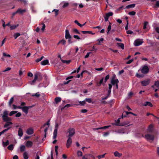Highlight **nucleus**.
<instances>
[{
	"label": "nucleus",
	"mask_w": 159,
	"mask_h": 159,
	"mask_svg": "<svg viewBox=\"0 0 159 159\" xmlns=\"http://www.w3.org/2000/svg\"><path fill=\"white\" fill-rule=\"evenodd\" d=\"M113 15V13L112 12H109L107 13L104 16L105 21L107 22L108 21L109 17L112 16Z\"/></svg>",
	"instance_id": "nucleus-11"
},
{
	"label": "nucleus",
	"mask_w": 159,
	"mask_h": 159,
	"mask_svg": "<svg viewBox=\"0 0 159 159\" xmlns=\"http://www.w3.org/2000/svg\"><path fill=\"white\" fill-rule=\"evenodd\" d=\"M118 82L119 81L117 79H115L114 78H112L111 81V83L113 85L118 84Z\"/></svg>",
	"instance_id": "nucleus-15"
},
{
	"label": "nucleus",
	"mask_w": 159,
	"mask_h": 159,
	"mask_svg": "<svg viewBox=\"0 0 159 159\" xmlns=\"http://www.w3.org/2000/svg\"><path fill=\"white\" fill-rule=\"evenodd\" d=\"M77 154L78 157H81L82 156V152L80 151H78Z\"/></svg>",
	"instance_id": "nucleus-38"
},
{
	"label": "nucleus",
	"mask_w": 159,
	"mask_h": 159,
	"mask_svg": "<svg viewBox=\"0 0 159 159\" xmlns=\"http://www.w3.org/2000/svg\"><path fill=\"white\" fill-rule=\"evenodd\" d=\"M25 146L24 145H22L20 147V150L21 152L24 151L25 149Z\"/></svg>",
	"instance_id": "nucleus-34"
},
{
	"label": "nucleus",
	"mask_w": 159,
	"mask_h": 159,
	"mask_svg": "<svg viewBox=\"0 0 159 159\" xmlns=\"http://www.w3.org/2000/svg\"><path fill=\"white\" fill-rule=\"evenodd\" d=\"M50 120H48L46 123H45L44 124L43 126L41 127V128L45 127V129H44V132L45 133L44 137H46V132L48 130V128L49 127L50 125Z\"/></svg>",
	"instance_id": "nucleus-1"
},
{
	"label": "nucleus",
	"mask_w": 159,
	"mask_h": 159,
	"mask_svg": "<svg viewBox=\"0 0 159 159\" xmlns=\"http://www.w3.org/2000/svg\"><path fill=\"white\" fill-rule=\"evenodd\" d=\"M24 158L25 159H28V153L27 152H25L23 154Z\"/></svg>",
	"instance_id": "nucleus-33"
},
{
	"label": "nucleus",
	"mask_w": 159,
	"mask_h": 159,
	"mask_svg": "<svg viewBox=\"0 0 159 159\" xmlns=\"http://www.w3.org/2000/svg\"><path fill=\"white\" fill-rule=\"evenodd\" d=\"M33 133V129L31 128H30L28 129L26 131V133L28 135L32 134Z\"/></svg>",
	"instance_id": "nucleus-16"
},
{
	"label": "nucleus",
	"mask_w": 159,
	"mask_h": 159,
	"mask_svg": "<svg viewBox=\"0 0 159 159\" xmlns=\"http://www.w3.org/2000/svg\"><path fill=\"white\" fill-rule=\"evenodd\" d=\"M25 145L27 147L30 148L33 145V143L31 141H28L26 142Z\"/></svg>",
	"instance_id": "nucleus-18"
},
{
	"label": "nucleus",
	"mask_w": 159,
	"mask_h": 159,
	"mask_svg": "<svg viewBox=\"0 0 159 159\" xmlns=\"http://www.w3.org/2000/svg\"><path fill=\"white\" fill-rule=\"evenodd\" d=\"M10 125V122L8 121L7 123H6L4 127L5 128L7 127V126H9Z\"/></svg>",
	"instance_id": "nucleus-54"
},
{
	"label": "nucleus",
	"mask_w": 159,
	"mask_h": 159,
	"mask_svg": "<svg viewBox=\"0 0 159 159\" xmlns=\"http://www.w3.org/2000/svg\"><path fill=\"white\" fill-rule=\"evenodd\" d=\"M68 132L69 134L68 135V137H70L71 136H72L75 134V129L73 128H69L68 129Z\"/></svg>",
	"instance_id": "nucleus-10"
},
{
	"label": "nucleus",
	"mask_w": 159,
	"mask_h": 159,
	"mask_svg": "<svg viewBox=\"0 0 159 159\" xmlns=\"http://www.w3.org/2000/svg\"><path fill=\"white\" fill-rule=\"evenodd\" d=\"M135 4H133L130 5H129L126 6V8L128 9L130 8H133L135 6Z\"/></svg>",
	"instance_id": "nucleus-32"
},
{
	"label": "nucleus",
	"mask_w": 159,
	"mask_h": 159,
	"mask_svg": "<svg viewBox=\"0 0 159 159\" xmlns=\"http://www.w3.org/2000/svg\"><path fill=\"white\" fill-rule=\"evenodd\" d=\"M20 34L19 33H16L14 34V37L15 38V39H16L18 37L20 36Z\"/></svg>",
	"instance_id": "nucleus-49"
},
{
	"label": "nucleus",
	"mask_w": 159,
	"mask_h": 159,
	"mask_svg": "<svg viewBox=\"0 0 159 159\" xmlns=\"http://www.w3.org/2000/svg\"><path fill=\"white\" fill-rule=\"evenodd\" d=\"M73 37L75 39H80V38L77 35H74Z\"/></svg>",
	"instance_id": "nucleus-60"
},
{
	"label": "nucleus",
	"mask_w": 159,
	"mask_h": 159,
	"mask_svg": "<svg viewBox=\"0 0 159 159\" xmlns=\"http://www.w3.org/2000/svg\"><path fill=\"white\" fill-rule=\"evenodd\" d=\"M150 79H148L141 81V83L142 86H146L150 84Z\"/></svg>",
	"instance_id": "nucleus-8"
},
{
	"label": "nucleus",
	"mask_w": 159,
	"mask_h": 159,
	"mask_svg": "<svg viewBox=\"0 0 159 159\" xmlns=\"http://www.w3.org/2000/svg\"><path fill=\"white\" fill-rule=\"evenodd\" d=\"M18 26V24L11 25V30L14 29Z\"/></svg>",
	"instance_id": "nucleus-36"
},
{
	"label": "nucleus",
	"mask_w": 159,
	"mask_h": 159,
	"mask_svg": "<svg viewBox=\"0 0 159 159\" xmlns=\"http://www.w3.org/2000/svg\"><path fill=\"white\" fill-rule=\"evenodd\" d=\"M8 112L5 111H4L3 115L2 116L3 120L5 121H7L9 120V118L8 117Z\"/></svg>",
	"instance_id": "nucleus-5"
},
{
	"label": "nucleus",
	"mask_w": 159,
	"mask_h": 159,
	"mask_svg": "<svg viewBox=\"0 0 159 159\" xmlns=\"http://www.w3.org/2000/svg\"><path fill=\"white\" fill-rule=\"evenodd\" d=\"M55 11L56 16H57V15H58V10L54 9L52 11Z\"/></svg>",
	"instance_id": "nucleus-59"
},
{
	"label": "nucleus",
	"mask_w": 159,
	"mask_h": 159,
	"mask_svg": "<svg viewBox=\"0 0 159 159\" xmlns=\"http://www.w3.org/2000/svg\"><path fill=\"white\" fill-rule=\"evenodd\" d=\"M85 100L86 101V102H88L89 103H91L92 102V100H91V99L90 98H86L85 99Z\"/></svg>",
	"instance_id": "nucleus-52"
},
{
	"label": "nucleus",
	"mask_w": 159,
	"mask_h": 159,
	"mask_svg": "<svg viewBox=\"0 0 159 159\" xmlns=\"http://www.w3.org/2000/svg\"><path fill=\"white\" fill-rule=\"evenodd\" d=\"M82 32L84 34L88 33L89 34H95L94 33H93L91 31H82Z\"/></svg>",
	"instance_id": "nucleus-28"
},
{
	"label": "nucleus",
	"mask_w": 159,
	"mask_h": 159,
	"mask_svg": "<svg viewBox=\"0 0 159 159\" xmlns=\"http://www.w3.org/2000/svg\"><path fill=\"white\" fill-rule=\"evenodd\" d=\"M155 6L157 7H159V1H157L156 2Z\"/></svg>",
	"instance_id": "nucleus-64"
},
{
	"label": "nucleus",
	"mask_w": 159,
	"mask_h": 159,
	"mask_svg": "<svg viewBox=\"0 0 159 159\" xmlns=\"http://www.w3.org/2000/svg\"><path fill=\"white\" fill-rule=\"evenodd\" d=\"M39 96H40V94L39 92L37 93L34 94L32 95V96H36L37 97H38Z\"/></svg>",
	"instance_id": "nucleus-53"
},
{
	"label": "nucleus",
	"mask_w": 159,
	"mask_h": 159,
	"mask_svg": "<svg viewBox=\"0 0 159 159\" xmlns=\"http://www.w3.org/2000/svg\"><path fill=\"white\" fill-rule=\"evenodd\" d=\"M10 25V22H9L7 24H5V23L4 21L2 22V26L4 28H5V27L8 26H9Z\"/></svg>",
	"instance_id": "nucleus-37"
},
{
	"label": "nucleus",
	"mask_w": 159,
	"mask_h": 159,
	"mask_svg": "<svg viewBox=\"0 0 159 159\" xmlns=\"http://www.w3.org/2000/svg\"><path fill=\"white\" fill-rule=\"evenodd\" d=\"M42 25H43V26H42V27L41 28V30L42 32H43L44 31V30L46 26H45V24H44L43 23L42 24Z\"/></svg>",
	"instance_id": "nucleus-51"
},
{
	"label": "nucleus",
	"mask_w": 159,
	"mask_h": 159,
	"mask_svg": "<svg viewBox=\"0 0 159 159\" xmlns=\"http://www.w3.org/2000/svg\"><path fill=\"white\" fill-rule=\"evenodd\" d=\"M105 154L106 153H105L102 155H99L97 156V157L98 158V159H101L102 158H104L105 157Z\"/></svg>",
	"instance_id": "nucleus-42"
},
{
	"label": "nucleus",
	"mask_w": 159,
	"mask_h": 159,
	"mask_svg": "<svg viewBox=\"0 0 159 159\" xmlns=\"http://www.w3.org/2000/svg\"><path fill=\"white\" fill-rule=\"evenodd\" d=\"M49 62L48 60H44L41 62V64L42 65H45L48 64Z\"/></svg>",
	"instance_id": "nucleus-27"
},
{
	"label": "nucleus",
	"mask_w": 159,
	"mask_h": 159,
	"mask_svg": "<svg viewBox=\"0 0 159 159\" xmlns=\"http://www.w3.org/2000/svg\"><path fill=\"white\" fill-rule=\"evenodd\" d=\"M34 76V79L33 80L29 82V83L31 85H34L35 84L36 80L38 78V75L37 74H35Z\"/></svg>",
	"instance_id": "nucleus-12"
},
{
	"label": "nucleus",
	"mask_w": 159,
	"mask_h": 159,
	"mask_svg": "<svg viewBox=\"0 0 159 159\" xmlns=\"http://www.w3.org/2000/svg\"><path fill=\"white\" fill-rule=\"evenodd\" d=\"M91 53V52H88L87 54H86V55L85 56V58H88L89 57V54H90Z\"/></svg>",
	"instance_id": "nucleus-62"
},
{
	"label": "nucleus",
	"mask_w": 159,
	"mask_h": 159,
	"mask_svg": "<svg viewBox=\"0 0 159 159\" xmlns=\"http://www.w3.org/2000/svg\"><path fill=\"white\" fill-rule=\"evenodd\" d=\"M61 98L60 97H57L55 98V101L56 103H57L61 101Z\"/></svg>",
	"instance_id": "nucleus-40"
},
{
	"label": "nucleus",
	"mask_w": 159,
	"mask_h": 159,
	"mask_svg": "<svg viewBox=\"0 0 159 159\" xmlns=\"http://www.w3.org/2000/svg\"><path fill=\"white\" fill-rule=\"evenodd\" d=\"M129 123V122L128 121L124 122L120 124H116V125H119L120 126H124L127 125Z\"/></svg>",
	"instance_id": "nucleus-24"
},
{
	"label": "nucleus",
	"mask_w": 159,
	"mask_h": 159,
	"mask_svg": "<svg viewBox=\"0 0 159 159\" xmlns=\"http://www.w3.org/2000/svg\"><path fill=\"white\" fill-rule=\"evenodd\" d=\"M10 129V127H8L7 128L5 129L2 131V132H0V136L2 134H3L5 132L7 131L8 130H9Z\"/></svg>",
	"instance_id": "nucleus-39"
},
{
	"label": "nucleus",
	"mask_w": 159,
	"mask_h": 159,
	"mask_svg": "<svg viewBox=\"0 0 159 159\" xmlns=\"http://www.w3.org/2000/svg\"><path fill=\"white\" fill-rule=\"evenodd\" d=\"M44 57L43 56H42L41 57H40V58H38L36 60V61L37 62H39V61H41L43 59V58Z\"/></svg>",
	"instance_id": "nucleus-47"
},
{
	"label": "nucleus",
	"mask_w": 159,
	"mask_h": 159,
	"mask_svg": "<svg viewBox=\"0 0 159 159\" xmlns=\"http://www.w3.org/2000/svg\"><path fill=\"white\" fill-rule=\"evenodd\" d=\"M152 88H154L155 87L159 89V81H156L155 82L153 85L152 86Z\"/></svg>",
	"instance_id": "nucleus-17"
},
{
	"label": "nucleus",
	"mask_w": 159,
	"mask_h": 159,
	"mask_svg": "<svg viewBox=\"0 0 159 159\" xmlns=\"http://www.w3.org/2000/svg\"><path fill=\"white\" fill-rule=\"evenodd\" d=\"M73 31L75 32L76 34H80V33L78 30L76 29H75L73 30Z\"/></svg>",
	"instance_id": "nucleus-63"
},
{
	"label": "nucleus",
	"mask_w": 159,
	"mask_h": 159,
	"mask_svg": "<svg viewBox=\"0 0 159 159\" xmlns=\"http://www.w3.org/2000/svg\"><path fill=\"white\" fill-rule=\"evenodd\" d=\"M17 111H11V116L13 114H15L17 113Z\"/></svg>",
	"instance_id": "nucleus-61"
},
{
	"label": "nucleus",
	"mask_w": 159,
	"mask_h": 159,
	"mask_svg": "<svg viewBox=\"0 0 159 159\" xmlns=\"http://www.w3.org/2000/svg\"><path fill=\"white\" fill-rule=\"evenodd\" d=\"M153 126L152 125H149L148 128V130L149 132H152L153 130Z\"/></svg>",
	"instance_id": "nucleus-29"
},
{
	"label": "nucleus",
	"mask_w": 159,
	"mask_h": 159,
	"mask_svg": "<svg viewBox=\"0 0 159 159\" xmlns=\"http://www.w3.org/2000/svg\"><path fill=\"white\" fill-rule=\"evenodd\" d=\"M58 126V125L57 123H56L55 125V129L54 130L53 132V139H55L57 136V127Z\"/></svg>",
	"instance_id": "nucleus-9"
},
{
	"label": "nucleus",
	"mask_w": 159,
	"mask_h": 159,
	"mask_svg": "<svg viewBox=\"0 0 159 159\" xmlns=\"http://www.w3.org/2000/svg\"><path fill=\"white\" fill-rule=\"evenodd\" d=\"M21 114L20 112H18L15 115V117H18L21 116Z\"/></svg>",
	"instance_id": "nucleus-55"
},
{
	"label": "nucleus",
	"mask_w": 159,
	"mask_h": 159,
	"mask_svg": "<svg viewBox=\"0 0 159 159\" xmlns=\"http://www.w3.org/2000/svg\"><path fill=\"white\" fill-rule=\"evenodd\" d=\"M136 75L138 78H142L143 76V75L140 74L138 73L136 74Z\"/></svg>",
	"instance_id": "nucleus-50"
},
{
	"label": "nucleus",
	"mask_w": 159,
	"mask_h": 159,
	"mask_svg": "<svg viewBox=\"0 0 159 159\" xmlns=\"http://www.w3.org/2000/svg\"><path fill=\"white\" fill-rule=\"evenodd\" d=\"M82 159H95V157L91 154H86L83 156Z\"/></svg>",
	"instance_id": "nucleus-7"
},
{
	"label": "nucleus",
	"mask_w": 159,
	"mask_h": 159,
	"mask_svg": "<svg viewBox=\"0 0 159 159\" xmlns=\"http://www.w3.org/2000/svg\"><path fill=\"white\" fill-rule=\"evenodd\" d=\"M95 69L97 71H102L103 70V69L102 67H101L100 68H95Z\"/></svg>",
	"instance_id": "nucleus-57"
},
{
	"label": "nucleus",
	"mask_w": 159,
	"mask_h": 159,
	"mask_svg": "<svg viewBox=\"0 0 159 159\" xmlns=\"http://www.w3.org/2000/svg\"><path fill=\"white\" fill-rule=\"evenodd\" d=\"M144 138L148 141H153L154 139V136L153 135L147 134L145 135Z\"/></svg>",
	"instance_id": "nucleus-4"
},
{
	"label": "nucleus",
	"mask_w": 159,
	"mask_h": 159,
	"mask_svg": "<svg viewBox=\"0 0 159 159\" xmlns=\"http://www.w3.org/2000/svg\"><path fill=\"white\" fill-rule=\"evenodd\" d=\"M110 76L109 75H107L105 78L104 81L106 82L109 78Z\"/></svg>",
	"instance_id": "nucleus-45"
},
{
	"label": "nucleus",
	"mask_w": 159,
	"mask_h": 159,
	"mask_svg": "<svg viewBox=\"0 0 159 159\" xmlns=\"http://www.w3.org/2000/svg\"><path fill=\"white\" fill-rule=\"evenodd\" d=\"M143 42V39H137L134 41V44L135 46H138L141 45Z\"/></svg>",
	"instance_id": "nucleus-2"
},
{
	"label": "nucleus",
	"mask_w": 159,
	"mask_h": 159,
	"mask_svg": "<svg viewBox=\"0 0 159 159\" xmlns=\"http://www.w3.org/2000/svg\"><path fill=\"white\" fill-rule=\"evenodd\" d=\"M3 57H10V55L9 54H7L5 52L3 53Z\"/></svg>",
	"instance_id": "nucleus-44"
},
{
	"label": "nucleus",
	"mask_w": 159,
	"mask_h": 159,
	"mask_svg": "<svg viewBox=\"0 0 159 159\" xmlns=\"http://www.w3.org/2000/svg\"><path fill=\"white\" fill-rule=\"evenodd\" d=\"M79 103L80 105L84 106L85 104V101L84 100L82 101H79Z\"/></svg>",
	"instance_id": "nucleus-43"
},
{
	"label": "nucleus",
	"mask_w": 159,
	"mask_h": 159,
	"mask_svg": "<svg viewBox=\"0 0 159 159\" xmlns=\"http://www.w3.org/2000/svg\"><path fill=\"white\" fill-rule=\"evenodd\" d=\"M133 61V59H131L129 60L128 61H127L126 63L127 64H130Z\"/></svg>",
	"instance_id": "nucleus-58"
},
{
	"label": "nucleus",
	"mask_w": 159,
	"mask_h": 159,
	"mask_svg": "<svg viewBox=\"0 0 159 159\" xmlns=\"http://www.w3.org/2000/svg\"><path fill=\"white\" fill-rule=\"evenodd\" d=\"M115 132L118 134H123L125 133V129L123 128L120 129L115 131Z\"/></svg>",
	"instance_id": "nucleus-20"
},
{
	"label": "nucleus",
	"mask_w": 159,
	"mask_h": 159,
	"mask_svg": "<svg viewBox=\"0 0 159 159\" xmlns=\"http://www.w3.org/2000/svg\"><path fill=\"white\" fill-rule=\"evenodd\" d=\"M26 11L25 9L22 10L21 9H19L17 11V12L20 13V14H22Z\"/></svg>",
	"instance_id": "nucleus-31"
},
{
	"label": "nucleus",
	"mask_w": 159,
	"mask_h": 159,
	"mask_svg": "<svg viewBox=\"0 0 159 159\" xmlns=\"http://www.w3.org/2000/svg\"><path fill=\"white\" fill-rule=\"evenodd\" d=\"M71 38L70 35L69 31L68 30L66 29L65 30V38L66 39H70Z\"/></svg>",
	"instance_id": "nucleus-13"
},
{
	"label": "nucleus",
	"mask_w": 159,
	"mask_h": 159,
	"mask_svg": "<svg viewBox=\"0 0 159 159\" xmlns=\"http://www.w3.org/2000/svg\"><path fill=\"white\" fill-rule=\"evenodd\" d=\"M111 29V23H109V25H108V27H107V34H108L110 31Z\"/></svg>",
	"instance_id": "nucleus-41"
},
{
	"label": "nucleus",
	"mask_w": 159,
	"mask_h": 159,
	"mask_svg": "<svg viewBox=\"0 0 159 159\" xmlns=\"http://www.w3.org/2000/svg\"><path fill=\"white\" fill-rule=\"evenodd\" d=\"M141 72L143 74H146L148 72V68L147 66H144L142 67L141 69H139L138 70V72Z\"/></svg>",
	"instance_id": "nucleus-6"
},
{
	"label": "nucleus",
	"mask_w": 159,
	"mask_h": 159,
	"mask_svg": "<svg viewBox=\"0 0 159 159\" xmlns=\"http://www.w3.org/2000/svg\"><path fill=\"white\" fill-rule=\"evenodd\" d=\"M143 105L145 106H148L151 107H152L153 106L152 103L149 102H145L144 104H143Z\"/></svg>",
	"instance_id": "nucleus-23"
},
{
	"label": "nucleus",
	"mask_w": 159,
	"mask_h": 159,
	"mask_svg": "<svg viewBox=\"0 0 159 159\" xmlns=\"http://www.w3.org/2000/svg\"><path fill=\"white\" fill-rule=\"evenodd\" d=\"M110 126H111L110 125H108V126H103V127H99V128H94V129H93V130H98L99 129H106L110 127Z\"/></svg>",
	"instance_id": "nucleus-22"
},
{
	"label": "nucleus",
	"mask_w": 159,
	"mask_h": 159,
	"mask_svg": "<svg viewBox=\"0 0 159 159\" xmlns=\"http://www.w3.org/2000/svg\"><path fill=\"white\" fill-rule=\"evenodd\" d=\"M117 44L118 47H120L122 49H124V44L121 43H117Z\"/></svg>",
	"instance_id": "nucleus-26"
},
{
	"label": "nucleus",
	"mask_w": 159,
	"mask_h": 159,
	"mask_svg": "<svg viewBox=\"0 0 159 159\" xmlns=\"http://www.w3.org/2000/svg\"><path fill=\"white\" fill-rule=\"evenodd\" d=\"M136 12L134 11H130L129 13V14L131 16H134Z\"/></svg>",
	"instance_id": "nucleus-48"
},
{
	"label": "nucleus",
	"mask_w": 159,
	"mask_h": 159,
	"mask_svg": "<svg viewBox=\"0 0 159 159\" xmlns=\"http://www.w3.org/2000/svg\"><path fill=\"white\" fill-rule=\"evenodd\" d=\"M114 155L116 157H120L122 156V154L119 153L117 151H116L114 152Z\"/></svg>",
	"instance_id": "nucleus-25"
},
{
	"label": "nucleus",
	"mask_w": 159,
	"mask_h": 159,
	"mask_svg": "<svg viewBox=\"0 0 159 159\" xmlns=\"http://www.w3.org/2000/svg\"><path fill=\"white\" fill-rule=\"evenodd\" d=\"M72 143V140L71 137H69L67 141L66 146L67 148H69Z\"/></svg>",
	"instance_id": "nucleus-14"
},
{
	"label": "nucleus",
	"mask_w": 159,
	"mask_h": 159,
	"mask_svg": "<svg viewBox=\"0 0 159 159\" xmlns=\"http://www.w3.org/2000/svg\"><path fill=\"white\" fill-rule=\"evenodd\" d=\"M18 135L21 137L23 135V132L22 129L21 128H19L18 130Z\"/></svg>",
	"instance_id": "nucleus-21"
},
{
	"label": "nucleus",
	"mask_w": 159,
	"mask_h": 159,
	"mask_svg": "<svg viewBox=\"0 0 159 159\" xmlns=\"http://www.w3.org/2000/svg\"><path fill=\"white\" fill-rule=\"evenodd\" d=\"M104 80V78H102V79L99 81V83H98L97 84V85L98 86H100L101 85V84L103 83V81Z\"/></svg>",
	"instance_id": "nucleus-35"
},
{
	"label": "nucleus",
	"mask_w": 159,
	"mask_h": 159,
	"mask_svg": "<svg viewBox=\"0 0 159 159\" xmlns=\"http://www.w3.org/2000/svg\"><path fill=\"white\" fill-rule=\"evenodd\" d=\"M148 23L147 22H145L144 23L143 29H145L146 28V26L148 25Z\"/></svg>",
	"instance_id": "nucleus-56"
},
{
	"label": "nucleus",
	"mask_w": 159,
	"mask_h": 159,
	"mask_svg": "<svg viewBox=\"0 0 159 159\" xmlns=\"http://www.w3.org/2000/svg\"><path fill=\"white\" fill-rule=\"evenodd\" d=\"M9 143V142L8 140H7L6 142H2L3 146L4 147H6L7 146Z\"/></svg>",
	"instance_id": "nucleus-30"
},
{
	"label": "nucleus",
	"mask_w": 159,
	"mask_h": 159,
	"mask_svg": "<svg viewBox=\"0 0 159 159\" xmlns=\"http://www.w3.org/2000/svg\"><path fill=\"white\" fill-rule=\"evenodd\" d=\"M61 43L63 45H64L66 43V41L64 39H62L59 41L58 43Z\"/></svg>",
	"instance_id": "nucleus-46"
},
{
	"label": "nucleus",
	"mask_w": 159,
	"mask_h": 159,
	"mask_svg": "<svg viewBox=\"0 0 159 159\" xmlns=\"http://www.w3.org/2000/svg\"><path fill=\"white\" fill-rule=\"evenodd\" d=\"M60 5L63 8H65L68 6L69 3L65 2H62L61 3Z\"/></svg>",
	"instance_id": "nucleus-19"
},
{
	"label": "nucleus",
	"mask_w": 159,
	"mask_h": 159,
	"mask_svg": "<svg viewBox=\"0 0 159 159\" xmlns=\"http://www.w3.org/2000/svg\"><path fill=\"white\" fill-rule=\"evenodd\" d=\"M31 107V106H18V108L19 109H21L25 113L27 114L28 113L29 109Z\"/></svg>",
	"instance_id": "nucleus-3"
}]
</instances>
